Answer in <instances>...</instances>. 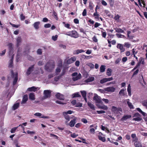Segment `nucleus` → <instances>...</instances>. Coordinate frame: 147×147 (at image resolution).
<instances>
[{
  "label": "nucleus",
  "instance_id": "nucleus-7",
  "mask_svg": "<svg viewBox=\"0 0 147 147\" xmlns=\"http://www.w3.org/2000/svg\"><path fill=\"white\" fill-rule=\"evenodd\" d=\"M72 76L74 77L73 78V80L75 81H76L79 79H80L81 78V74H79L78 75V73L76 72H75L73 73L72 74Z\"/></svg>",
  "mask_w": 147,
  "mask_h": 147
},
{
  "label": "nucleus",
  "instance_id": "nucleus-19",
  "mask_svg": "<svg viewBox=\"0 0 147 147\" xmlns=\"http://www.w3.org/2000/svg\"><path fill=\"white\" fill-rule=\"evenodd\" d=\"M129 99H128L126 100V102L129 108L130 109H134V106L132 103L129 102Z\"/></svg>",
  "mask_w": 147,
  "mask_h": 147
},
{
  "label": "nucleus",
  "instance_id": "nucleus-51",
  "mask_svg": "<svg viewBox=\"0 0 147 147\" xmlns=\"http://www.w3.org/2000/svg\"><path fill=\"white\" fill-rule=\"evenodd\" d=\"M131 33V32L130 31H127V36L128 38L129 39H132L133 38V36H129V34Z\"/></svg>",
  "mask_w": 147,
  "mask_h": 147
},
{
  "label": "nucleus",
  "instance_id": "nucleus-11",
  "mask_svg": "<svg viewBox=\"0 0 147 147\" xmlns=\"http://www.w3.org/2000/svg\"><path fill=\"white\" fill-rule=\"evenodd\" d=\"M117 49H119L121 53H122L125 51V49L124 48L123 45L121 44H118L117 46Z\"/></svg>",
  "mask_w": 147,
  "mask_h": 147
},
{
  "label": "nucleus",
  "instance_id": "nucleus-49",
  "mask_svg": "<svg viewBox=\"0 0 147 147\" xmlns=\"http://www.w3.org/2000/svg\"><path fill=\"white\" fill-rule=\"evenodd\" d=\"M131 33V32L130 31H127V36L128 38L129 39H132L133 38V36H129V34Z\"/></svg>",
  "mask_w": 147,
  "mask_h": 147
},
{
  "label": "nucleus",
  "instance_id": "nucleus-63",
  "mask_svg": "<svg viewBox=\"0 0 147 147\" xmlns=\"http://www.w3.org/2000/svg\"><path fill=\"white\" fill-rule=\"evenodd\" d=\"M27 133L28 134H35V132L34 131H31L30 130H27Z\"/></svg>",
  "mask_w": 147,
  "mask_h": 147
},
{
  "label": "nucleus",
  "instance_id": "nucleus-59",
  "mask_svg": "<svg viewBox=\"0 0 147 147\" xmlns=\"http://www.w3.org/2000/svg\"><path fill=\"white\" fill-rule=\"evenodd\" d=\"M10 24L12 27L16 28H18L20 26V25H16L15 24H12L11 23H10Z\"/></svg>",
  "mask_w": 147,
  "mask_h": 147
},
{
  "label": "nucleus",
  "instance_id": "nucleus-1",
  "mask_svg": "<svg viewBox=\"0 0 147 147\" xmlns=\"http://www.w3.org/2000/svg\"><path fill=\"white\" fill-rule=\"evenodd\" d=\"M55 65L53 61H50L47 62L45 66V69L48 72L52 71L55 67Z\"/></svg>",
  "mask_w": 147,
  "mask_h": 147
},
{
  "label": "nucleus",
  "instance_id": "nucleus-64",
  "mask_svg": "<svg viewBox=\"0 0 147 147\" xmlns=\"http://www.w3.org/2000/svg\"><path fill=\"white\" fill-rule=\"evenodd\" d=\"M51 26V24L49 23L45 24L44 25V27L45 28H49Z\"/></svg>",
  "mask_w": 147,
  "mask_h": 147
},
{
  "label": "nucleus",
  "instance_id": "nucleus-58",
  "mask_svg": "<svg viewBox=\"0 0 147 147\" xmlns=\"http://www.w3.org/2000/svg\"><path fill=\"white\" fill-rule=\"evenodd\" d=\"M102 36L103 37L105 38L107 35V33L105 32H103L101 31Z\"/></svg>",
  "mask_w": 147,
  "mask_h": 147
},
{
  "label": "nucleus",
  "instance_id": "nucleus-61",
  "mask_svg": "<svg viewBox=\"0 0 147 147\" xmlns=\"http://www.w3.org/2000/svg\"><path fill=\"white\" fill-rule=\"evenodd\" d=\"M87 13L86 10V9H84L82 13V16H86Z\"/></svg>",
  "mask_w": 147,
  "mask_h": 147
},
{
  "label": "nucleus",
  "instance_id": "nucleus-62",
  "mask_svg": "<svg viewBox=\"0 0 147 147\" xmlns=\"http://www.w3.org/2000/svg\"><path fill=\"white\" fill-rule=\"evenodd\" d=\"M81 121L84 123H86L88 122L87 120L85 118L82 119Z\"/></svg>",
  "mask_w": 147,
  "mask_h": 147
},
{
  "label": "nucleus",
  "instance_id": "nucleus-50",
  "mask_svg": "<svg viewBox=\"0 0 147 147\" xmlns=\"http://www.w3.org/2000/svg\"><path fill=\"white\" fill-rule=\"evenodd\" d=\"M131 33V32L130 31H127V36L128 38L129 39H132L133 38V36H129V34Z\"/></svg>",
  "mask_w": 147,
  "mask_h": 147
},
{
  "label": "nucleus",
  "instance_id": "nucleus-56",
  "mask_svg": "<svg viewBox=\"0 0 147 147\" xmlns=\"http://www.w3.org/2000/svg\"><path fill=\"white\" fill-rule=\"evenodd\" d=\"M58 37V35H55V36H53L52 37V39L54 41H56L57 40Z\"/></svg>",
  "mask_w": 147,
  "mask_h": 147
},
{
  "label": "nucleus",
  "instance_id": "nucleus-29",
  "mask_svg": "<svg viewBox=\"0 0 147 147\" xmlns=\"http://www.w3.org/2000/svg\"><path fill=\"white\" fill-rule=\"evenodd\" d=\"M29 98L30 99L32 100H34L35 99V95L34 94V93H31L30 94L29 96Z\"/></svg>",
  "mask_w": 147,
  "mask_h": 147
},
{
  "label": "nucleus",
  "instance_id": "nucleus-52",
  "mask_svg": "<svg viewBox=\"0 0 147 147\" xmlns=\"http://www.w3.org/2000/svg\"><path fill=\"white\" fill-rule=\"evenodd\" d=\"M82 104L79 102H78L76 103L75 106L76 107H81L82 106Z\"/></svg>",
  "mask_w": 147,
  "mask_h": 147
},
{
  "label": "nucleus",
  "instance_id": "nucleus-35",
  "mask_svg": "<svg viewBox=\"0 0 147 147\" xmlns=\"http://www.w3.org/2000/svg\"><path fill=\"white\" fill-rule=\"evenodd\" d=\"M105 66L104 65H101L100 67V71L101 72H103L105 69Z\"/></svg>",
  "mask_w": 147,
  "mask_h": 147
},
{
  "label": "nucleus",
  "instance_id": "nucleus-18",
  "mask_svg": "<svg viewBox=\"0 0 147 147\" xmlns=\"http://www.w3.org/2000/svg\"><path fill=\"white\" fill-rule=\"evenodd\" d=\"M34 68V65H32L31 67H30L28 69L26 74L27 75H30L32 71L33 70Z\"/></svg>",
  "mask_w": 147,
  "mask_h": 147
},
{
  "label": "nucleus",
  "instance_id": "nucleus-27",
  "mask_svg": "<svg viewBox=\"0 0 147 147\" xmlns=\"http://www.w3.org/2000/svg\"><path fill=\"white\" fill-rule=\"evenodd\" d=\"M19 106V103L18 102L14 104L12 107V109L15 110L17 109Z\"/></svg>",
  "mask_w": 147,
  "mask_h": 147
},
{
  "label": "nucleus",
  "instance_id": "nucleus-47",
  "mask_svg": "<svg viewBox=\"0 0 147 147\" xmlns=\"http://www.w3.org/2000/svg\"><path fill=\"white\" fill-rule=\"evenodd\" d=\"M137 109L138 111L141 113L143 115H146V113L142 111L140 108H137Z\"/></svg>",
  "mask_w": 147,
  "mask_h": 147
},
{
  "label": "nucleus",
  "instance_id": "nucleus-42",
  "mask_svg": "<svg viewBox=\"0 0 147 147\" xmlns=\"http://www.w3.org/2000/svg\"><path fill=\"white\" fill-rule=\"evenodd\" d=\"M131 44L129 42H125L124 44V46L128 48H129L131 46Z\"/></svg>",
  "mask_w": 147,
  "mask_h": 147
},
{
  "label": "nucleus",
  "instance_id": "nucleus-40",
  "mask_svg": "<svg viewBox=\"0 0 147 147\" xmlns=\"http://www.w3.org/2000/svg\"><path fill=\"white\" fill-rule=\"evenodd\" d=\"M98 139L102 142H105V141L106 140L105 137H102L100 135H98Z\"/></svg>",
  "mask_w": 147,
  "mask_h": 147
},
{
  "label": "nucleus",
  "instance_id": "nucleus-23",
  "mask_svg": "<svg viewBox=\"0 0 147 147\" xmlns=\"http://www.w3.org/2000/svg\"><path fill=\"white\" fill-rule=\"evenodd\" d=\"M38 87H35L34 86H32L30 88H28V90L30 91H34L35 92L37 90H39Z\"/></svg>",
  "mask_w": 147,
  "mask_h": 147
},
{
  "label": "nucleus",
  "instance_id": "nucleus-46",
  "mask_svg": "<svg viewBox=\"0 0 147 147\" xmlns=\"http://www.w3.org/2000/svg\"><path fill=\"white\" fill-rule=\"evenodd\" d=\"M109 2L111 7H112L114 5V0H108Z\"/></svg>",
  "mask_w": 147,
  "mask_h": 147
},
{
  "label": "nucleus",
  "instance_id": "nucleus-55",
  "mask_svg": "<svg viewBox=\"0 0 147 147\" xmlns=\"http://www.w3.org/2000/svg\"><path fill=\"white\" fill-rule=\"evenodd\" d=\"M92 40L94 42H98V39L96 36H93V37L92 38Z\"/></svg>",
  "mask_w": 147,
  "mask_h": 147
},
{
  "label": "nucleus",
  "instance_id": "nucleus-32",
  "mask_svg": "<svg viewBox=\"0 0 147 147\" xmlns=\"http://www.w3.org/2000/svg\"><path fill=\"white\" fill-rule=\"evenodd\" d=\"M127 91L128 93V95L129 96H131V87L130 84H129L127 88Z\"/></svg>",
  "mask_w": 147,
  "mask_h": 147
},
{
  "label": "nucleus",
  "instance_id": "nucleus-30",
  "mask_svg": "<svg viewBox=\"0 0 147 147\" xmlns=\"http://www.w3.org/2000/svg\"><path fill=\"white\" fill-rule=\"evenodd\" d=\"M94 77H90L88 78L87 80H85V82H89L94 81Z\"/></svg>",
  "mask_w": 147,
  "mask_h": 147
},
{
  "label": "nucleus",
  "instance_id": "nucleus-5",
  "mask_svg": "<svg viewBox=\"0 0 147 147\" xmlns=\"http://www.w3.org/2000/svg\"><path fill=\"white\" fill-rule=\"evenodd\" d=\"M133 117H134L133 119V120L134 121H140L142 120L141 115L138 113H135Z\"/></svg>",
  "mask_w": 147,
  "mask_h": 147
},
{
  "label": "nucleus",
  "instance_id": "nucleus-25",
  "mask_svg": "<svg viewBox=\"0 0 147 147\" xmlns=\"http://www.w3.org/2000/svg\"><path fill=\"white\" fill-rule=\"evenodd\" d=\"M40 24V22H35L33 24V26H34V28H35V29L37 30L39 28V26Z\"/></svg>",
  "mask_w": 147,
  "mask_h": 147
},
{
  "label": "nucleus",
  "instance_id": "nucleus-13",
  "mask_svg": "<svg viewBox=\"0 0 147 147\" xmlns=\"http://www.w3.org/2000/svg\"><path fill=\"white\" fill-rule=\"evenodd\" d=\"M63 114L64 117L66 121H65V123H66L69 121L70 119V118L69 116L67 115H66L65 112H63Z\"/></svg>",
  "mask_w": 147,
  "mask_h": 147
},
{
  "label": "nucleus",
  "instance_id": "nucleus-14",
  "mask_svg": "<svg viewBox=\"0 0 147 147\" xmlns=\"http://www.w3.org/2000/svg\"><path fill=\"white\" fill-rule=\"evenodd\" d=\"M105 90L108 92H113L115 90V88L113 87H109L105 88Z\"/></svg>",
  "mask_w": 147,
  "mask_h": 147
},
{
  "label": "nucleus",
  "instance_id": "nucleus-53",
  "mask_svg": "<svg viewBox=\"0 0 147 147\" xmlns=\"http://www.w3.org/2000/svg\"><path fill=\"white\" fill-rule=\"evenodd\" d=\"M86 65L89 66L91 68H93L94 67V65L92 63H89L86 64Z\"/></svg>",
  "mask_w": 147,
  "mask_h": 147
},
{
  "label": "nucleus",
  "instance_id": "nucleus-26",
  "mask_svg": "<svg viewBox=\"0 0 147 147\" xmlns=\"http://www.w3.org/2000/svg\"><path fill=\"white\" fill-rule=\"evenodd\" d=\"M142 105L147 109V100H144L141 102Z\"/></svg>",
  "mask_w": 147,
  "mask_h": 147
},
{
  "label": "nucleus",
  "instance_id": "nucleus-2",
  "mask_svg": "<svg viewBox=\"0 0 147 147\" xmlns=\"http://www.w3.org/2000/svg\"><path fill=\"white\" fill-rule=\"evenodd\" d=\"M65 34L74 38H78L79 36L77 32L75 30H72L67 32Z\"/></svg>",
  "mask_w": 147,
  "mask_h": 147
},
{
  "label": "nucleus",
  "instance_id": "nucleus-20",
  "mask_svg": "<svg viewBox=\"0 0 147 147\" xmlns=\"http://www.w3.org/2000/svg\"><path fill=\"white\" fill-rule=\"evenodd\" d=\"M28 100V96L27 95H25L23 98L22 101L21 102L22 104H25Z\"/></svg>",
  "mask_w": 147,
  "mask_h": 147
},
{
  "label": "nucleus",
  "instance_id": "nucleus-33",
  "mask_svg": "<svg viewBox=\"0 0 147 147\" xmlns=\"http://www.w3.org/2000/svg\"><path fill=\"white\" fill-rule=\"evenodd\" d=\"M112 72V70L110 68H108L107 70V75L108 76H111V73Z\"/></svg>",
  "mask_w": 147,
  "mask_h": 147
},
{
  "label": "nucleus",
  "instance_id": "nucleus-39",
  "mask_svg": "<svg viewBox=\"0 0 147 147\" xmlns=\"http://www.w3.org/2000/svg\"><path fill=\"white\" fill-rule=\"evenodd\" d=\"M63 24L64 26L66 28L69 29H71V28L70 27V25L69 24L66 23L65 22H63Z\"/></svg>",
  "mask_w": 147,
  "mask_h": 147
},
{
  "label": "nucleus",
  "instance_id": "nucleus-15",
  "mask_svg": "<svg viewBox=\"0 0 147 147\" xmlns=\"http://www.w3.org/2000/svg\"><path fill=\"white\" fill-rule=\"evenodd\" d=\"M56 96L57 98L61 100H63L64 98L63 95L59 93L56 94Z\"/></svg>",
  "mask_w": 147,
  "mask_h": 147
},
{
  "label": "nucleus",
  "instance_id": "nucleus-10",
  "mask_svg": "<svg viewBox=\"0 0 147 147\" xmlns=\"http://www.w3.org/2000/svg\"><path fill=\"white\" fill-rule=\"evenodd\" d=\"M77 119V118L76 117H74L73 120H71L69 122V125L71 127H73L75 124L76 123V121Z\"/></svg>",
  "mask_w": 147,
  "mask_h": 147
},
{
  "label": "nucleus",
  "instance_id": "nucleus-12",
  "mask_svg": "<svg viewBox=\"0 0 147 147\" xmlns=\"http://www.w3.org/2000/svg\"><path fill=\"white\" fill-rule=\"evenodd\" d=\"M76 57L73 56L67 60V63L68 64H70L76 61Z\"/></svg>",
  "mask_w": 147,
  "mask_h": 147
},
{
  "label": "nucleus",
  "instance_id": "nucleus-24",
  "mask_svg": "<svg viewBox=\"0 0 147 147\" xmlns=\"http://www.w3.org/2000/svg\"><path fill=\"white\" fill-rule=\"evenodd\" d=\"M84 52L85 51L82 49H78L74 51L73 52V54L74 55H78L80 53Z\"/></svg>",
  "mask_w": 147,
  "mask_h": 147
},
{
  "label": "nucleus",
  "instance_id": "nucleus-38",
  "mask_svg": "<svg viewBox=\"0 0 147 147\" xmlns=\"http://www.w3.org/2000/svg\"><path fill=\"white\" fill-rule=\"evenodd\" d=\"M72 97L73 98L75 97H81V95L79 94L78 92H76V93L73 94L72 95Z\"/></svg>",
  "mask_w": 147,
  "mask_h": 147
},
{
  "label": "nucleus",
  "instance_id": "nucleus-31",
  "mask_svg": "<svg viewBox=\"0 0 147 147\" xmlns=\"http://www.w3.org/2000/svg\"><path fill=\"white\" fill-rule=\"evenodd\" d=\"M19 126L16 127H14L12 128L10 132L11 133H14L16 130L17 131H18L19 130L18 129V128Z\"/></svg>",
  "mask_w": 147,
  "mask_h": 147
},
{
  "label": "nucleus",
  "instance_id": "nucleus-37",
  "mask_svg": "<svg viewBox=\"0 0 147 147\" xmlns=\"http://www.w3.org/2000/svg\"><path fill=\"white\" fill-rule=\"evenodd\" d=\"M134 145L136 147H142L141 144L139 141L135 142L134 143Z\"/></svg>",
  "mask_w": 147,
  "mask_h": 147
},
{
  "label": "nucleus",
  "instance_id": "nucleus-45",
  "mask_svg": "<svg viewBox=\"0 0 147 147\" xmlns=\"http://www.w3.org/2000/svg\"><path fill=\"white\" fill-rule=\"evenodd\" d=\"M21 41V39L20 37H18L17 38V44L18 46L19 45V43Z\"/></svg>",
  "mask_w": 147,
  "mask_h": 147
},
{
  "label": "nucleus",
  "instance_id": "nucleus-43",
  "mask_svg": "<svg viewBox=\"0 0 147 147\" xmlns=\"http://www.w3.org/2000/svg\"><path fill=\"white\" fill-rule=\"evenodd\" d=\"M93 16L95 19H99V15L98 13L97 12H95L93 14Z\"/></svg>",
  "mask_w": 147,
  "mask_h": 147
},
{
  "label": "nucleus",
  "instance_id": "nucleus-3",
  "mask_svg": "<svg viewBox=\"0 0 147 147\" xmlns=\"http://www.w3.org/2000/svg\"><path fill=\"white\" fill-rule=\"evenodd\" d=\"M111 111L115 114H121L120 112H122V110L121 108L117 107L115 106H112L111 108Z\"/></svg>",
  "mask_w": 147,
  "mask_h": 147
},
{
  "label": "nucleus",
  "instance_id": "nucleus-4",
  "mask_svg": "<svg viewBox=\"0 0 147 147\" xmlns=\"http://www.w3.org/2000/svg\"><path fill=\"white\" fill-rule=\"evenodd\" d=\"M51 91L50 90H46L44 91V96L42 98V100L46 99L50 96Z\"/></svg>",
  "mask_w": 147,
  "mask_h": 147
},
{
  "label": "nucleus",
  "instance_id": "nucleus-22",
  "mask_svg": "<svg viewBox=\"0 0 147 147\" xmlns=\"http://www.w3.org/2000/svg\"><path fill=\"white\" fill-rule=\"evenodd\" d=\"M81 93L82 95V96L83 97L84 100H85L86 102H87V99L86 98V93L85 91H81Z\"/></svg>",
  "mask_w": 147,
  "mask_h": 147
},
{
  "label": "nucleus",
  "instance_id": "nucleus-16",
  "mask_svg": "<svg viewBox=\"0 0 147 147\" xmlns=\"http://www.w3.org/2000/svg\"><path fill=\"white\" fill-rule=\"evenodd\" d=\"M96 106L98 108L103 109L104 110H107L108 109L107 106L104 105H101L100 104H96Z\"/></svg>",
  "mask_w": 147,
  "mask_h": 147
},
{
  "label": "nucleus",
  "instance_id": "nucleus-9",
  "mask_svg": "<svg viewBox=\"0 0 147 147\" xmlns=\"http://www.w3.org/2000/svg\"><path fill=\"white\" fill-rule=\"evenodd\" d=\"M34 115L36 116L39 117L41 118L44 119H49L50 117L48 116H44L42 115L41 113H36L34 114Z\"/></svg>",
  "mask_w": 147,
  "mask_h": 147
},
{
  "label": "nucleus",
  "instance_id": "nucleus-28",
  "mask_svg": "<svg viewBox=\"0 0 147 147\" xmlns=\"http://www.w3.org/2000/svg\"><path fill=\"white\" fill-rule=\"evenodd\" d=\"M88 106L90 107V108L93 110H95V108L94 105L92 104L91 102H88Z\"/></svg>",
  "mask_w": 147,
  "mask_h": 147
},
{
  "label": "nucleus",
  "instance_id": "nucleus-44",
  "mask_svg": "<svg viewBox=\"0 0 147 147\" xmlns=\"http://www.w3.org/2000/svg\"><path fill=\"white\" fill-rule=\"evenodd\" d=\"M94 6V5L93 3L92 2H90L89 3V7L90 9L91 10H92L93 9V7Z\"/></svg>",
  "mask_w": 147,
  "mask_h": 147
},
{
  "label": "nucleus",
  "instance_id": "nucleus-41",
  "mask_svg": "<svg viewBox=\"0 0 147 147\" xmlns=\"http://www.w3.org/2000/svg\"><path fill=\"white\" fill-rule=\"evenodd\" d=\"M114 29L115 30L116 32L118 33H123L124 31L120 28H115Z\"/></svg>",
  "mask_w": 147,
  "mask_h": 147
},
{
  "label": "nucleus",
  "instance_id": "nucleus-8",
  "mask_svg": "<svg viewBox=\"0 0 147 147\" xmlns=\"http://www.w3.org/2000/svg\"><path fill=\"white\" fill-rule=\"evenodd\" d=\"M11 72L13 76V78H14L13 84V85H15L17 82L18 79V73H16L15 74H14L13 71L12 70L11 71Z\"/></svg>",
  "mask_w": 147,
  "mask_h": 147
},
{
  "label": "nucleus",
  "instance_id": "nucleus-48",
  "mask_svg": "<svg viewBox=\"0 0 147 147\" xmlns=\"http://www.w3.org/2000/svg\"><path fill=\"white\" fill-rule=\"evenodd\" d=\"M13 55L11 58V59L10 60V62L9 63V66L10 67H11L13 66V65H13Z\"/></svg>",
  "mask_w": 147,
  "mask_h": 147
},
{
  "label": "nucleus",
  "instance_id": "nucleus-60",
  "mask_svg": "<svg viewBox=\"0 0 147 147\" xmlns=\"http://www.w3.org/2000/svg\"><path fill=\"white\" fill-rule=\"evenodd\" d=\"M106 82H107L105 78H104L100 80V83L101 84H103Z\"/></svg>",
  "mask_w": 147,
  "mask_h": 147
},
{
  "label": "nucleus",
  "instance_id": "nucleus-34",
  "mask_svg": "<svg viewBox=\"0 0 147 147\" xmlns=\"http://www.w3.org/2000/svg\"><path fill=\"white\" fill-rule=\"evenodd\" d=\"M126 89H121L119 92V94L122 96H124L125 95V91Z\"/></svg>",
  "mask_w": 147,
  "mask_h": 147
},
{
  "label": "nucleus",
  "instance_id": "nucleus-6",
  "mask_svg": "<svg viewBox=\"0 0 147 147\" xmlns=\"http://www.w3.org/2000/svg\"><path fill=\"white\" fill-rule=\"evenodd\" d=\"M93 100L96 103H101L102 102L100 97L96 94H94V96L93 97Z\"/></svg>",
  "mask_w": 147,
  "mask_h": 147
},
{
  "label": "nucleus",
  "instance_id": "nucleus-36",
  "mask_svg": "<svg viewBox=\"0 0 147 147\" xmlns=\"http://www.w3.org/2000/svg\"><path fill=\"white\" fill-rule=\"evenodd\" d=\"M50 136L55 139H57V140H59V137L53 134H50Z\"/></svg>",
  "mask_w": 147,
  "mask_h": 147
},
{
  "label": "nucleus",
  "instance_id": "nucleus-21",
  "mask_svg": "<svg viewBox=\"0 0 147 147\" xmlns=\"http://www.w3.org/2000/svg\"><path fill=\"white\" fill-rule=\"evenodd\" d=\"M131 117L130 115H124L121 118V120L122 121H125L127 119L130 118Z\"/></svg>",
  "mask_w": 147,
  "mask_h": 147
},
{
  "label": "nucleus",
  "instance_id": "nucleus-54",
  "mask_svg": "<svg viewBox=\"0 0 147 147\" xmlns=\"http://www.w3.org/2000/svg\"><path fill=\"white\" fill-rule=\"evenodd\" d=\"M120 18V16L118 15H116L114 19L118 22H119V19Z\"/></svg>",
  "mask_w": 147,
  "mask_h": 147
},
{
  "label": "nucleus",
  "instance_id": "nucleus-17",
  "mask_svg": "<svg viewBox=\"0 0 147 147\" xmlns=\"http://www.w3.org/2000/svg\"><path fill=\"white\" fill-rule=\"evenodd\" d=\"M61 67L62 64H60L59 67H57L56 69L55 73L56 75H57L59 74L61 71Z\"/></svg>",
  "mask_w": 147,
  "mask_h": 147
},
{
  "label": "nucleus",
  "instance_id": "nucleus-57",
  "mask_svg": "<svg viewBox=\"0 0 147 147\" xmlns=\"http://www.w3.org/2000/svg\"><path fill=\"white\" fill-rule=\"evenodd\" d=\"M20 18L21 20H23L25 19V16L23 13H21L20 15Z\"/></svg>",
  "mask_w": 147,
  "mask_h": 147
}]
</instances>
